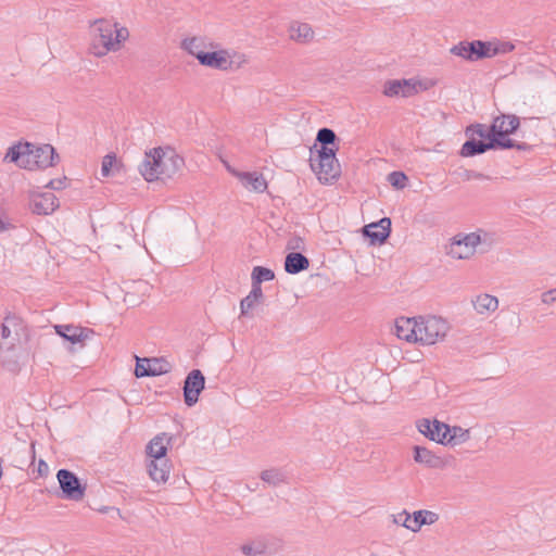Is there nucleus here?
<instances>
[{
	"instance_id": "nucleus-48",
	"label": "nucleus",
	"mask_w": 556,
	"mask_h": 556,
	"mask_svg": "<svg viewBox=\"0 0 556 556\" xmlns=\"http://www.w3.org/2000/svg\"><path fill=\"white\" fill-rule=\"evenodd\" d=\"M464 178L466 180H469V179H486L488 176H485L484 174L482 173H479V172H476V170H466L465 174H464Z\"/></svg>"
},
{
	"instance_id": "nucleus-49",
	"label": "nucleus",
	"mask_w": 556,
	"mask_h": 556,
	"mask_svg": "<svg viewBox=\"0 0 556 556\" xmlns=\"http://www.w3.org/2000/svg\"><path fill=\"white\" fill-rule=\"evenodd\" d=\"M37 471H38L39 476L48 475V472H49L48 464L45 460L40 459L38 463Z\"/></svg>"
},
{
	"instance_id": "nucleus-30",
	"label": "nucleus",
	"mask_w": 556,
	"mask_h": 556,
	"mask_svg": "<svg viewBox=\"0 0 556 556\" xmlns=\"http://www.w3.org/2000/svg\"><path fill=\"white\" fill-rule=\"evenodd\" d=\"M290 37L299 42H307L313 39L314 31L307 23H294L290 26Z\"/></svg>"
},
{
	"instance_id": "nucleus-29",
	"label": "nucleus",
	"mask_w": 556,
	"mask_h": 556,
	"mask_svg": "<svg viewBox=\"0 0 556 556\" xmlns=\"http://www.w3.org/2000/svg\"><path fill=\"white\" fill-rule=\"evenodd\" d=\"M338 140L336 132L327 127L320 128L316 136V142L320 143V149L338 151Z\"/></svg>"
},
{
	"instance_id": "nucleus-2",
	"label": "nucleus",
	"mask_w": 556,
	"mask_h": 556,
	"mask_svg": "<svg viewBox=\"0 0 556 556\" xmlns=\"http://www.w3.org/2000/svg\"><path fill=\"white\" fill-rule=\"evenodd\" d=\"M520 126V118L514 114H500L493 118L492 131L501 142L508 141L510 146H503L501 150L517 149L519 151H530L532 147L527 142H517L510 139L509 136L515 134Z\"/></svg>"
},
{
	"instance_id": "nucleus-45",
	"label": "nucleus",
	"mask_w": 556,
	"mask_h": 556,
	"mask_svg": "<svg viewBox=\"0 0 556 556\" xmlns=\"http://www.w3.org/2000/svg\"><path fill=\"white\" fill-rule=\"evenodd\" d=\"M249 294L251 295V298L258 299L263 302L264 294L262 290V283H256L255 281L252 280V288Z\"/></svg>"
},
{
	"instance_id": "nucleus-7",
	"label": "nucleus",
	"mask_w": 556,
	"mask_h": 556,
	"mask_svg": "<svg viewBox=\"0 0 556 556\" xmlns=\"http://www.w3.org/2000/svg\"><path fill=\"white\" fill-rule=\"evenodd\" d=\"M490 41L484 40H472L467 41L463 40L457 45H454L450 49V53L456 56H460L462 59L476 62L483 59H490Z\"/></svg>"
},
{
	"instance_id": "nucleus-11",
	"label": "nucleus",
	"mask_w": 556,
	"mask_h": 556,
	"mask_svg": "<svg viewBox=\"0 0 556 556\" xmlns=\"http://www.w3.org/2000/svg\"><path fill=\"white\" fill-rule=\"evenodd\" d=\"M417 428L426 438L443 445H445L447 433L451 432L450 425L438 419L422 418L417 422Z\"/></svg>"
},
{
	"instance_id": "nucleus-40",
	"label": "nucleus",
	"mask_w": 556,
	"mask_h": 556,
	"mask_svg": "<svg viewBox=\"0 0 556 556\" xmlns=\"http://www.w3.org/2000/svg\"><path fill=\"white\" fill-rule=\"evenodd\" d=\"M150 365L151 361H149V358H137L135 376L137 378L150 377Z\"/></svg>"
},
{
	"instance_id": "nucleus-32",
	"label": "nucleus",
	"mask_w": 556,
	"mask_h": 556,
	"mask_svg": "<svg viewBox=\"0 0 556 556\" xmlns=\"http://www.w3.org/2000/svg\"><path fill=\"white\" fill-rule=\"evenodd\" d=\"M451 432L447 433L445 439V445H457L466 442L469 439V430L463 429L459 426H450Z\"/></svg>"
},
{
	"instance_id": "nucleus-16",
	"label": "nucleus",
	"mask_w": 556,
	"mask_h": 556,
	"mask_svg": "<svg viewBox=\"0 0 556 556\" xmlns=\"http://www.w3.org/2000/svg\"><path fill=\"white\" fill-rule=\"evenodd\" d=\"M405 517L403 521V527L417 532L420 530V528L425 525H433L438 521L439 515L431 510L420 509L416 510L412 516L406 511H402L400 514V517Z\"/></svg>"
},
{
	"instance_id": "nucleus-44",
	"label": "nucleus",
	"mask_w": 556,
	"mask_h": 556,
	"mask_svg": "<svg viewBox=\"0 0 556 556\" xmlns=\"http://www.w3.org/2000/svg\"><path fill=\"white\" fill-rule=\"evenodd\" d=\"M67 178H58V179H51L48 181L47 185H45L46 188H49L51 190H63L66 188Z\"/></svg>"
},
{
	"instance_id": "nucleus-6",
	"label": "nucleus",
	"mask_w": 556,
	"mask_h": 556,
	"mask_svg": "<svg viewBox=\"0 0 556 556\" xmlns=\"http://www.w3.org/2000/svg\"><path fill=\"white\" fill-rule=\"evenodd\" d=\"M418 342L422 344H434L443 340L448 330V326L444 319L437 316L418 319Z\"/></svg>"
},
{
	"instance_id": "nucleus-46",
	"label": "nucleus",
	"mask_w": 556,
	"mask_h": 556,
	"mask_svg": "<svg viewBox=\"0 0 556 556\" xmlns=\"http://www.w3.org/2000/svg\"><path fill=\"white\" fill-rule=\"evenodd\" d=\"M304 241L301 237H293L288 241L287 249L289 250H300L303 249Z\"/></svg>"
},
{
	"instance_id": "nucleus-8",
	"label": "nucleus",
	"mask_w": 556,
	"mask_h": 556,
	"mask_svg": "<svg viewBox=\"0 0 556 556\" xmlns=\"http://www.w3.org/2000/svg\"><path fill=\"white\" fill-rule=\"evenodd\" d=\"M56 479L61 490V497L70 501L83 500L86 486L80 482L79 478L68 469H59Z\"/></svg>"
},
{
	"instance_id": "nucleus-12",
	"label": "nucleus",
	"mask_w": 556,
	"mask_h": 556,
	"mask_svg": "<svg viewBox=\"0 0 556 556\" xmlns=\"http://www.w3.org/2000/svg\"><path fill=\"white\" fill-rule=\"evenodd\" d=\"M503 146H510V142L505 141L504 143L497 140L494 136L489 138V141L476 140L470 138L462 146L460 155L464 157H471L478 154L485 153L489 150H501Z\"/></svg>"
},
{
	"instance_id": "nucleus-47",
	"label": "nucleus",
	"mask_w": 556,
	"mask_h": 556,
	"mask_svg": "<svg viewBox=\"0 0 556 556\" xmlns=\"http://www.w3.org/2000/svg\"><path fill=\"white\" fill-rule=\"evenodd\" d=\"M556 301V289H551L542 294V302L551 304Z\"/></svg>"
},
{
	"instance_id": "nucleus-42",
	"label": "nucleus",
	"mask_w": 556,
	"mask_h": 556,
	"mask_svg": "<svg viewBox=\"0 0 556 556\" xmlns=\"http://www.w3.org/2000/svg\"><path fill=\"white\" fill-rule=\"evenodd\" d=\"M116 163L115 154H106L101 164V174L104 177H109L112 173V167Z\"/></svg>"
},
{
	"instance_id": "nucleus-9",
	"label": "nucleus",
	"mask_w": 556,
	"mask_h": 556,
	"mask_svg": "<svg viewBox=\"0 0 556 556\" xmlns=\"http://www.w3.org/2000/svg\"><path fill=\"white\" fill-rule=\"evenodd\" d=\"M481 238L476 232L462 236L457 235L453 238L447 247V255L455 260H466L473 255L476 247L480 243Z\"/></svg>"
},
{
	"instance_id": "nucleus-28",
	"label": "nucleus",
	"mask_w": 556,
	"mask_h": 556,
	"mask_svg": "<svg viewBox=\"0 0 556 556\" xmlns=\"http://www.w3.org/2000/svg\"><path fill=\"white\" fill-rule=\"evenodd\" d=\"M472 305L478 314H486L497 309L498 300L496 296L484 293L476 296Z\"/></svg>"
},
{
	"instance_id": "nucleus-37",
	"label": "nucleus",
	"mask_w": 556,
	"mask_h": 556,
	"mask_svg": "<svg viewBox=\"0 0 556 556\" xmlns=\"http://www.w3.org/2000/svg\"><path fill=\"white\" fill-rule=\"evenodd\" d=\"M275 278V273L267 267L255 266L252 270L251 279L256 283H262L263 281H270Z\"/></svg>"
},
{
	"instance_id": "nucleus-3",
	"label": "nucleus",
	"mask_w": 556,
	"mask_h": 556,
	"mask_svg": "<svg viewBox=\"0 0 556 556\" xmlns=\"http://www.w3.org/2000/svg\"><path fill=\"white\" fill-rule=\"evenodd\" d=\"M114 24L111 21L100 18L93 22L91 26L90 52L98 56H104L110 51H116L114 42Z\"/></svg>"
},
{
	"instance_id": "nucleus-20",
	"label": "nucleus",
	"mask_w": 556,
	"mask_h": 556,
	"mask_svg": "<svg viewBox=\"0 0 556 556\" xmlns=\"http://www.w3.org/2000/svg\"><path fill=\"white\" fill-rule=\"evenodd\" d=\"M383 94L390 98L397 96L410 98L416 94V89L412 79H390L383 85Z\"/></svg>"
},
{
	"instance_id": "nucleus-51",
	"label": "nucleus",
	"mask_w": 556,
	"mask_h": 556,
	"mask_svg": "<svg viewBox=\"0 0 556 556\" xmlns=\"http://www.w3.org/2000/svg\"><path fill=\"white\" fill-rule=\"evenodd\" d=\"M4 223L2 222V219L0 218V231H2L4 229Z\"/></svg>"
},
{
	"instance_id": "nucleus-34",
	"label": "nucleus",
	"mask_w": 556,
	"mask_h": 556,
	"mask_svg": "<svg viewBox=\"0 0 556 556\" xmlns=\"http://www.w3.org/2000/svg\"><path fill=\"white\" fill-rule=\"evenodd\" d=\"M181 47L186 51H188V53L194 55L197 59L200 53H205L204 51H202L203 40L199 37L184 39L181 42Z\"/></svg>"
},
{
	"instance_id": "nucleus-31",
	"label": "nucleus",
	"mask_w": 556,
	"mask_h": 556,
	"mask_svg": "<svg viewBox=\"0 0 556 556\" xmlns=\"http://www.w3.org/2000/svg\"><path fill=\"white\" fill-rule=\"evenodd\" d=\"M260 478L267 484L277 486L287 482V475L279 468L263 470Z\"/></svg>"
},
{
	"instance_id": "nucleus-22",
	"label": "nucleus",
	"mask_w": 556,
	"mask_h": 556,
	"mask_svg": "<svg viewBox=\"0 0 556 556\" xmlns=\"http://www.w3.org/2000/svg\"><path fill=\"white\" fill-rule=\"evenodd\" d=\"M54 329L61 338L73 344L84 342L90 333H93L89 328L74 325H56L54 326Z\"/></svg>"
},
{
	"instance_id": "nucleus-21",
	"label": "nucleus",
	"mask_w": 556,
	"mask_h": 556,
	"mask_svg": "<svg viewBox=\"0 0 556 556\" xmlns=\"http://www.w3.org/2000/svg\"><path fill=\"white\" fill-rule=\"evenodd\" d=\"M418 319L401 317L395 320V334L407 342H418Z\"/></svg>"
},
{
	"instance_id": "nucleus-25",
	"label": "nucleus",
	"mask_w": 556,
	"mask_h": 556,
	"mask_svg": "<svg viewBox=\"0 0 556 556\" xmlns=\"http://www.w3.org/2000/svg\"><path fill=\"white\" fill-rule=\"evenodd\" d=\"M147 469L150 478L156 483H165L170 473L172 464L169 460L160 462L157 459H150L147 464Z\"/></svg>"
},
{
	"instance_id": "nucleus-18",
	"label": "nucleus",
	"mask_w": 556,
	"mask_h": 556,
	"mask_svg": "<svg viewBox=\"0 0 556 556\" xmlns=\"http://www.w3.org/2000/svg\"><path fill=\"white\" fill-rule=\"evenodd\" d=\"M413 451L414 460L418 464L425 465L428 468L443 469L448 464L446 458L437 455L434 452L428 450L425 446L415 445Z\"/></svg>"
},
{
	"instance_id": "nucleus-4",
	"label": "nucleus",
	"mask_w": 556,
	"mask_h": 556,
	"mask_svg": "<svg viewBox=\"0 0 556 556\" xmlns=\"http://www.w3.org/2000/svg\"><path fill=\"white\" fill-rule=\"evenodd\" d=\"M24 325L22 318L16 315H7L0 329V359L3 365L9 366L11 359H8V353L15 350L16 343L20 340V331L23 330ZM16 364V361H12Z\"/></svg>"
},
{
	"instance_id": "nucleus-23",
	"label": "nucleus",
	"mask_w": 556,
	"mask_h": 556,
	"mask_svg": "<svg viewBox=\"0 0 556 556\" xmlns=\"http://www.w3.org/2000/svg\"><path fill=\"white\" fill-rule=\"evenodd\" d=\"M172 439L173 438L168 437L167 433H161L154 437L147 445V453L151 459H157L160 462L168 460L166 454Z\"/></svg>"
},
{
	"instance_id": "nucleus-15",
	"label": "nucleus",
	"mask_w": 556,
	"mask_h": 556,
	"mask_svg": "<svg viewBox=\"0 0 556 556\" xmlns=\"http://www.w3.org/2000/svg\"><path fill=\"white\" fill-rule=\"evenodd\" d=\"M59 160V154L51 144H43L40 147L33 146L31 148L33 169L54 166Z\"/></svg>"
},
{
	"instance_id": "nucleus-19",
	"label": "nucleus",
	"mask_w": 556,
	"mask_h": 556,
	"mask_svg": "<svg viewBox=\"0 0 556 556\" xmlns=\"http://www.w3.org/2000/svg\"><path fill=\"white\" fill-rule=\"evenodd\" d=\"M198 61L201 65L222 71H227L231 68L232 65V61L229 59V54L226 50L200 53Z\"/></svg>"
},
{
	"instance_id": "nucleus-38",
	"label": "nucleus",
	"mask_w": 556,
	"mask_h": 556,
	"mask_svg": "<svg viewBox=\"0 0 556 556\" xmlns=\"http://www.w3.org/2000/svg\"><path fill=\"white\" fill-rule=\"evenodd\" d=\"M388 181L396 189H404L407 185L408 177L403 172L394 170L388 175Z\"/></svg>"
},
{
	"instance_id": "nucleus-5",
	"label": "nucleus",
	"mask_w": 556,
	"mask_h": 556,
	"mask_svg": "<svg viewBox=\"0 0 556 556\" xmlns=\"http://www.w3.org/2000/svg\"><path fill=\"white\" fill-rule=\"evenodd\" d=\"M337 151L318 149L317 157H311V168L323 184L337 180L341 175V166L336 157Z\"/></svg>"
},
{
	"instance_id": "nucleus-41",
	"label": "nucleus",
	"mask_w": 556,
	"mask_h": 556,
	"mask_svg": "<svg viewBox=\"0 0 556 556\" xmlns=\"http://www.w3.org/2000/svg\"><path fill=\"white\" fill-rule=\"evenodd\" d=\"M113 24H114V30H113L114 42H116V51H117L121 48V43L126 41L127 38L129 37V31L126 27L118 28L116 23H113Z\"/></svg>"
},
{
	"instance_id": "nucleus-43",
	"label": "nucleus",
	"mask_w": 556,
	"mask_h": 556,
	"mask_svg": "<svg viewBox=\"0 0 556 556\" xmlns=\"http://www.w3.org/2000/svg\"><path fill=\"white\" fill-rule=\"evenodd\" d=\"M410 79L416 89V94L419 93L420 91H426L435 85V83L430 79H425V80L414 79V78H410Z\"/></svg>"
},
{
	"instance_id": "nucleus-26",
	"label": "nucleus",
	"mask_w": 556,
	"mask_h": 556,
	"mask_svg": "<svg viewBox=\"0 0 556 556\" xmlns=\"http://www.w3.org/2000/svg\"><path fill=\"white\" fill-rule=\"evenodd\" d=\"M308 266L309 260L300 252H290L285 258V270L291 275L306 270Z\"/></svg>"
},
{
	"instance_id": "nucleus-14",
	"label": "nucleus",
	"mask_w": 556,
	"mask_h": 556,
	"mask_svg": "<svg viewBox=\"0 0 556 556\" xmlns=\"http://www.w3.org/2000/svg\"><path fill=\"white\" fill-rule=\"evenodd\" d=\"M362 231L364 237L370 240L371 244H383L391 233V219L382 217L377 223L364 226Z\"/></svg>"
},
{
	"instance_id": "nucleus-36",
	"label": "nucleus",
	"mask_w": 556,
	"mask_h": 556,
	"mask_svg": "<svg viewBox=\"0 0 556 556\" xmlns=\"http://www.w3.org/2000/svg\"><path fill=\"white\" fill-rule=\"evenodd\" d=\"M515 49V45L509 41H490V59L498 55L511 52Z\"/></svg>"
},
{
	"instance_id": "nucleus-39",
	"label": "nucleus",
	"mask_w": 556,
	"mask_h": 556,
	"mask_svg": "<svg viewBox=\"0 0 556 556\" xmlns=\"http://www.w3.org/2000/svg\"><path fill=\"white\" fill-rule=\"evenodd\" d=\"M261 303H263L261 300L251 298V295L248 294L240 302L241 316H252L251 311Z\"/></svg>"
},
{
	"instance_id": "nucleus-50",
	"label": "nucleus",
	"mask_w": 556,
	"mask_h": 556,
	"mask_svg": "<svg viewBox=\"0 0 556 556\" xmlns=\"http://www.w3.org/2000/svg\"><path fill=\"white\" fill-rule=\"evenodd\" d=\"M404 518H405L404 516H403V517H400V514H399V515H397V517L394 519V521H395L396 523H400V525H402V526H403Z\"/></svg>"
},
{
	"instance_id": "nucleus-33",
	"label": "nucleus",
	"mask_w": 556,
	"mask_h": 556,
	"mask_svg": "<svg viewBox=\"0 0 556 556\" xmlns=\"http://www.w3.org/2000/svg\"><path fill=\"white\" fill-rule=\"evenodd\" d=\"M466 135H477L481 139H485V141H489V138L495 136L496 132L492 131V124L489 126V128H485V125L477 123L471 124L466 128Z\"/></svg>"
},
{
	"instance_id": "nucleus-24",
	"label": "nucleus",
	"mask_w": 556,
	"mask_h": 556,
	"mask_svg": "<svg viewBox=\"0 0 556 556\" xmlns=\"http://www.w3.org/2000/svg\"><path fill=\"white\" fill-rule=\"evenodd\" d=\"M231 173L241 180L244 187L250 188L255 192L262 193L267 189V182L264 176L257 172L249 173L231 170Z\"/></svg>"
},
{
	"instance_id": "nucleus-17",
	"label": "nucleus",
	"mask_w": 556,
	"mask_h": 556,
	"mask_svg": "<svg viewBox=\"0 0 556 556\" xmlns=\"http://www.w3.org/2000/svg\"><path fill=\"white\" fill-rule=\"evenodd\" d=\"M29 207L34 214L49 215L59 207V200L52 192L33 194Z\"/></svg>"
},
{
	"instance_id": "nucleus-35",
	"label": "nucleus",
	"mask_w": 556,
	"mask_h": 556,
	"mask_svg": "<svg viewBox=\"0 0 556 556\" xmlns=\"http://www.w3.org/2000/svg\"><path fill=\"white\" fill-rule=\"evenodd\" d=\"M149 361H151L150 377L167 374L172 368L170 364L164 358H149Z\"/></svg>"
},
{
	"instance_id": "nucleus-10",
	"label": "nucleus",
	"mask_w": 556,
	"mask_h": 556,
	"mask_svg": "<svg viewBox=\"0 0 556 556\" xmlns=\"http://www.w3.org/2000/svg\"><path fill=\"white\" fill-rule=\"evenodd\" d=\"M205 388V377L200 369H192L184 381V401L188 407L194 406Z\"/></svg>"
},
{
	"instance_id": "nucleus-27",
	"label": "nucleus",
	"mask_w": 556,
	"mask_h": 556,
	"mask_svg": "<svg viewBox=\"0 0 556 556\" xmlns=\"http://www.w3.org/2000/svg\"><path fill=\"white\" fill-rule=\"evenodd\" d=\"M269 539L265 535L257 536L241 545L240 549L245 556H260L267 552Z\"/></svg>"
},
{
	"instance_id": "nucleus-13",
	"label": "nucleus",
	"mask_w": 556,
	"mask_h": 556,
	"mask_svg": "<svg viewBox=\"0 0 556 556\" xmlns=\"http://www.w3.org/2000/svg\"><path fill=\"white\" fill-rule=\"evenodd\" d=\"M31 148L33 144L29 142L15 143L8 149L4 161L15 163L22 168L31 170Z\"/></svg>"
},
{
	"instance_id": "nucleus-1",
	"label": "nucleus",
	"mask_w": 556,
	"mask_h": 556,
	"mask_svg": "<svg viewBox=\"0 0 556 556\" xmlns=\"http://www.w3.org/2000/svg\"><path fill=\"white\" fill-rule=\"evenodd\" d=\"M182 165L184 159L173 151L165 152L162 148H154L146 152L139 172L147 181L152 182L172 178Z\"/></svg>"
}]
</instances>
